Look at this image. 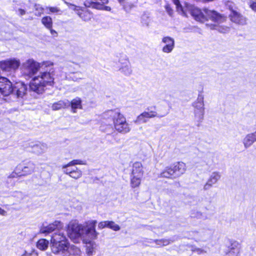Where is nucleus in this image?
Listing matches in <instances>:
<instances>
[{"label":"nucleus","mask_w":256,"mask_h":256,"mask_svg":"<svg viewBox=\"0 0 256 256\" xmlns=\"http://www.w3.org/2000/svg\"><path fill=\"white\" fill-rule=\"evenodd\" d=\"M63 172L66 174H68L70 177L78 179L82 176V172L80 170H78L77 168H75L72 170H69L68 167L62 168Z\"/></svg>","instance_id":"17"},{"label":"nucleus","mask_w":256,"mask_h":256,"mask_svg":"<svg viewBox=\"0 0 256 256\" xmlns=\"http://www.w3.org/2000/svg\"><path fill=\"white\" fill-rule=\"evenodd\" d=\"M70 106V102L68 100H61L52 104V108L53 110H58Z\"/></svg>","instance_id":"20"},{"label":"nucleus","mask_w":256,"mask_h":256,"mask_svg":"<svg viewBox=\"0 0 256 256\" xmlns=\"http://www.w3.org/2000/svg\"><path fill=\"white\" fill-rule=\"evenodd\" d=\"M118 70L126 76H129L132 73V69L130 62L122 65L117 66Z\"/></svg>","instance_id":"25"},{"label":"nucleus","mask_w":256,"mask_h":256,"mask_svg":"<svg viewBox=\"0 0 256 256\" xmlns=\"http://www.w3.org/2000/svg\"><path fill=\"white\" fill-rule=\"evenodd\" d=\"M154 242L156 244L159 246H167L170 243V241L166 239L156 240Z\"/></svg>","instance_id":"39"},{"label":"nucleus","mask_w":256,"mask_h":256,"mask_svg":"<svg viewBox=\"0 0 256 256\" xmlns=\"http://www.w3.org/2000/svg\"><path fill=\"white\" fill-rule=\"evenodd\" d=\"M82 14V12H78V15H81V14Z\"/></svg>","instance_id":"57"},{"label":"nucleus","mask_w":256,"mask_h":256,"mask_svg":"<svg viewBox=\"0 0 256 256\" xmlns=\"http://www.w3.org/2000/svg\"><path fill=\"white\" fill-rule=\"evenodd\" d=\"M47 149V146L44 144L39 143L34 145L32 148V152L36 154L44 153Z\"/></svg>","instance_id":"21"},{"label":"nucleus","mask_w":256,"mask_h":256,"mask_svg":"<svg viewBox=\"0 0 256 256\" xmlns=\"http://www.w3.org/2000/svg\"><path fill=\"white\" fill-rule=\"evenodd\" d=\"M190 14L192 16H220L218 12L214 10L204 8L202 10L195 6H191Z\"/></svg>","instance_id":"10"},{"label":"nucleus","mask_w":256,"mask_h":256,"mask_svg":"<svg viewBox=\"0 0 256 256\" xmlns=\"http://www.w3.org/2000/svg\"><path fill=\"white\" fill-rule=\"evenodd\" d=\"M250 7L254 12H256V2L250 0L248 3Z\"/></svg>","instance_id":"44"},{"label":"nucleus","mask_w":256,"mask_h":256,"mask_svg":"<svg viewBox=\"0 0 256 256\" xmlns=\"http://www.w3.org/2000/svg\"><path fill=\"white\" fill-rule=\"evenodd\" d=\"M70 106H71L72 111L73 113H76L77 109H82V100L79 97H76L70 102Z\"/></svg>","instance_id":"18"},{"label":"nucleus","mask_w":256,"mask_h":256,"mask_svg":"<svg viewBox=\"0 0 256 256\" xmlns=\"http://www.w3.org/2000/svg\"><path fill=\"white\" fill-rule=\"evenodd\" d=\"M162 42L164 44L162 48L163 52L169 54L172 52L175 46V41L173 38L168 36H164L162 39Z\"/></svg>","instance_id":"11"},{"label":"nucleus","mask_w":256,"mask_h":256,"mask_svg":"<svg viewBox=\"0 0 256 256\" xmlns=\"http://www.w3.org/2000/svg\"><path fill=\"white\" fill-rule=\"evenodd\" d=\"M234 16H238L239 14L236 10H232Z\"/></svg>","instance_id":"52"},{"label":"nucleus","mask_w":256,"mask_h":256,"mask_svg":"<svg viewBox=\"0 0 256 256\" xmlns=\"http://www.w3.org/2000/svg\"><path fill=\"white\" fill-rule=\"evenodd\" d=\"M26 90V86L24 83L19 82L13 85L7 78L0 76V93L4 96L12 94L16 98H22Z\"/></svg>","instance_id":"2"},{"label":"nucleus","mask_w":256,"mask_h":256,"mask_svg":"<svg viewBox=\"0 0 256 256\" xmlns=\"http://www.w3.org/2000/svg\"><path fill=\"white\" fill-rule=\"evenodd\" d=\"M220 175L216 172H212L206 184L204 185V190H209L212 186L216 184L220 180Z\"/></svg>","instance_id":"13"},{"label":"nucleus","mask_w":256,"mask_h":256,"mask_svg":"<svg viewBox=\"0 0 256 256\" xmlns=\"http://www.w3.org/2000/svg\"><path fill=\"white\" fill-rule=\"evenodd\" d=\"M96 220H88L85 224L71 221L68 225V235L74 242L78 243L82 240L84 243L89 244L96 239L98 234L96 230Z\"/></svg>","instance_id":"1"},{"label":"nucleus","mask_w":256,"mask_h":256,"mask_svg":"<svg viewBox=\"0 0 256 256\" xmlns=\"http://www.w3.org/2000/svg\"><path fill=\"white\" fill-rule=\"evenodd\" d=\"M144 171L142 164L139 162H136L133 164L130 176L142 178Z\"/></svg>","instance_id":"14"},{"label":"nucleus","mask_w":256,"mask_h":256,"mask_svg":"<svg viewBox=\"0 0 256 256\" xmlns=\"http://www.w3.org/2000/svg\"><path fill=\"white\" fill-rule=\"evenodd\" d=\"M175 174L172 166L166 167L160 174L162 178H170Z\"/></svg>","instance_id":"29"},{"label":"nucleus","mask_w":256,"mask_h":256,"mask_svg":"<svg viewBox=\"0 0 256 256\" xmlns=\"http://www.w3.org/2000/svg\"><path fill=\"white\" fill-rule=\"evenodd\" d=\"M42 22L46 28H52V22L50 17H43Z\"/></svg>","instance_id":"33"},{"label":"nucleus","mask_w":256,"mask_h":256,"mask_svg":"<svg viewBox=\"0 0 256 256\" xmlns=\"http://www.w3.org/2000/svg\"><path fill=\"white\" fill-rule=\"evenodd\" d=\"M148 18H146V20H144L143 21H144V23L143 24L144 25L148 26V23L147 22Z\"/></svg>","instance_id":"55"},{"label":"nucleus","mask_w":256,"mask_h":256,"mask_svg":"<svg viewBox=\"0 0 256 256\" xmlns=\"http://www.w3.org/2000/svg\"><path fill=\"white\" fill-rule=\"evenodd\" d=\"M50 34L54 36H58V34L57 32L54 30H52L51 28H50Z\"/></svg>","instance_id":"50"},{"label":"nucleus","mask_w":256,"mask_h":256,"mask_svg":"<svg viewBox=\"0 0 256 256\" xmlns=\"http://www.w3.org/2000/svg\"><path fill=\"white\" fill-rule=\"evenodd\" d=\"M197 252H198V254H202V253L205 252L204 250H202L200 249H198Z\"/></svg>","instance_id":"54"},{"label":"nucleus","mask_w":256,"mask_h":256,"mask_svg":"<svg viewBox=\"0 0 256 256\" xmlns=\"http://www.w3.org/2000/svg\"><path fill=\"white\" fill-rule=\"evenodd\" d=\"M118 70L126 76H129L132 73V69L130 62L122 65L117 66Z\"/></svg>","instance_id":"23"},{"label":"nucleus","mask_w":256,"mask_h":256,"mask_svg":"<svg viewBox=\"0 0 256 256\" xmlns=\"http://www.w3.org/2000/svg\"><path fill=\"white\" fill-rule=\"evenodd\" d=\"M42 66H50L54 65V63L51 61H44L41 64Z\"/></svg>","instance_id":"47"},{"label":"nucleus","mask_w":256,"mask_h":256,"mask_svg":"<svg viewBox=\"0 0 256 256\" xmlns=\"http://www.w3.org/2000/svg\"><path fill=\"white\" fill-rule=\"evenodd\" d=\"M36 165L32 162H28L22 168V174L20 175L30 174L35 171Z\"/></svg>","instance_id":"22"},{"label":"nucleus","mask_w":256,"mask_h":256,"mask_svg":"<svg viewBox=\"0 0 256 256\" xmlns=\"http://www.w3.org/2000/svg\"><path fill=\"white\" fill-rule=\"evenodd\" d=\"M80 78H75V77H74L72 78V80H73L75 81V82H78V81L79 80H80Z\"/></svg>","instance_id":"56"},{"label":"nucleus","mask_w":256,"mask_h":256,"mask_svg":"<svg viewBox=\"0 0 256 256\" xmlns=\"http://www.w3.org/2000/svg\"><path fill=\"white\" fill-rule=\"evenodd\" d=\"M196 21L204 22L207 17H194Z\"/></svg>","instance_id":"48"},{"label":"nucleus","mask_w":256,"mask_h":256,"mask_svg":"<svg viewBox=\"0 0 256 256\" xmlns=\"http://www.w3.org/2000/svg\"><path fill=\"white\" fill-rule=\"evenodd\" d=\"M255 142H256V135L254 132L246 134L242 140L245 148L250 147Z\"/></svg>","instance_id":"15"},{"label":"nucleus","mask_w":256,"mask_h":256,"mask_svg":"<svg viewBox=\"0 0 256 256\" xmlns=\"http://www.w3.org/2000/svg\"><path fill=\"white\" fill-rule=\"evenodd\" d=\"M230 20L239 24H244L246 22L244 17H230Z\"/></svg>","instance_id":"34"},{"label":"nucleus","mask_w":256,"mask_h":256,"mask_svg":"<svg viewBox=\"0 0 256 256\" xmlns=\"http://www.w3.org/2000/svg\"><path fill=\"white\" fill-rule=\"evenodd\" d=\"M80 251L79 248L74 245H70L68 242L64 248V250H62L60 254L62 256H69L70 254H79Z\"/></svg>","instance_id":"12"},{"label":"nucleus","mask_w":256,"mask_h":256,"mask_svg":"<svg viewBox=\"0 0 256 256\" xmlns=\"http://www.w3.org/2000/svg\"><path fill=\"white\" fill-rule=\"evenodd\" d=\"M92 6L98 9H104L106 10H110V8L107 6H104L103 4H107L108 0H92Z\"/></svg>","instance_id":"19"},{"label":"nucleus","mask_w":256,"mask_h":256,"mask_svg":"<svg viewBox=\"0 0 256 256\" xmlns=\"http://www.w3.org/2000/svg\"><path fill=\"white\" fill-rule=\"evenodd\" d=\"M166 11L168 12V14L170 15V14H172V8H170V6H166Z\"/></svg>","instance_id":"51"},{"label":"nucleus","mask_w":256,"mask_h":256,"mask_svg":"<svg viewBox=\"0 0 256 256\" xmlns=\"http://www.w3.org/2000/svg\"><path fill=\"white\" fill-rule=\"evenodd\" d=\"M194 118L198 121H201L204 118V98L199 96L196 100L194 102Z\"/></svg>","instance_id":"8"},{"label":"nucleus","mask_w":256,"mask_h":256,"mask_svg":"<svg viewBox=\"0 0 256 256\" xmlns=\"http://www.w3.org/2000/svg\"><path fill=\"white\" fill-rule=\"evenodd\" d=\"M175 174L179 176L184 174L186 170V164L182 162H178L172 166Z\"/></svg>","instance_id":"16"},{"label":"nucleus","mask_w":256,"mask_h":256,"mask_svg":"<svg viewBox=\"0 0 256 256\" xmlns=\"http://www.w3.org/2000/svg\"><path fill=\"white\" fill-rule=\"evenodd\" d=\"M130 60L124 54H120L119 55L116 56V58L115 60V62L116 66L126 64V63L128 64Z\"/></svg>","instance_id":"26"},{"label":"nucleus","mask_w":256,"mask_h":256,"mask_svg":"<svg viewBox=\"0 0 256 256\" xmlns=\"http://www.w3.org/2000/svg\"><path fill=\"white\" fill-rule=\"evenodd\" d=\"M50 224L52 226V232L56 230L60 231L64 227L63 224L59 220H56Z\"/></svg>","instance_id":"32"},{"label":"nucleus","mask_w":256,"mask_h":256,"mask_svg":"<svg viewBox=\"0 0 256 256\" xmlns=\"http://www.w3.org/2000/svg\"><path fill=\"white\" fill-rule=\"evenodd\" d=\"M49 242L44 238L39 240L36 242V248L40 250H46L48 246Z\"/></svg>","instance_id":"27"},{"label":"nucleus","mask_w":256,"mask_h":256,"mask_svg":"<svg viewBox=\"0 0 256 256\" xmlns=\"http://www.w3.org/2000/svg\"><path fill=\"white\" fill-rule=\"evenodd\" d=\"M141 178L130 176V186L132 188L138 187L140 186L142 181Z\"/></svg>","instance_id":"30"},{"label":"nucleus","mask_w":256,"mask_h":256,"mask_svg":"<svg viewBox=\"0 0 256 256\" xmlns=\"http://www.w3.org/2000/svg\"><path fill=\"white\" fill-rule=\"evenodd\" d=\"M208 18L206 19V20H210L214 23L212 24H206L207 26H210L214 27L216 26L217 24H220L223 22L224 18L223 17H208Z\"/></svg>","instance_id":"28"},{"label":"nucleus","mask_w":256,"mask_h":256,"mask_svg":"<svg viewBox=\"0 0 256 256\" xmlns=\"http://www.w3.org/2000/svg\"><path fill=\"white\" fill-rule=\"evenodd\" d=\"M118 70L126 76H129L132 73V69L130 62L122 65L117 66Z\"/></svg>","instance_id":"24"},{"label":"nucleus","mask_w":256,"mask_h":256,"mask_svg":"<svg viewBox=\"0 0 256 256\" xmlns=\"http://www.w3.org/2000/svg\"><path fill=\"white\" fill-rule=\"evenodd\" d=\"M53 72H40L38 75L32 78L30 84V88L34 92L40 94L42 92L47 86H52L54 82Z\"/></svg>","instance_id":"3"},{"label":"nucleus","mask_w":256,"mask_h":256,"mask_svg":"<svg viewBox=\"0 0 256 256\" xmlns=\"http://www.w3.org/2000/svg\"><path fill=\"white\" fill-rule=\"evenodd\" d=\"M19 11H20V14L21 15H24V14H26V13H25V11H24V10H21V9H20V10H19Z\"/></svg>","instance_id":"53"},{"label":"nucleus","mask_w":256,"mask_h":256,"mask_svg":"<svg viewBox=\"0 0 256 256\" xmlns=\"http://www.w3.org/2000/svg\"><path fill=\"white\" fill-rule=\"evenodd\" d=\"M107 223V228L114 231H118L120 230V226L118 224H116L114 222L108 220Z\"/></svg>","instance_id":"38"},{"label":"nucleus","mask_w":256,"mask_h":256,"mask_svg":"<svg viewBox=\"0 0 256 256\" xmlns=\"http://www.w3.org/2000/svg\"><path fill=\"white\" fill-rule=\"evenodd\" d=\"M7 214L6 212L0 208V215L2 216H5Z\"/></svg>","instance_id":"49"},{"label":"nucleus","mask_w":256,"mask_h":256,"mask_svg":"<svg viewBox=\"0 0 256 256\" xmlns=\"http://www.w3.org/2000/svg\"><path fill=\"white\" fill-rule=\"evenodd\" d=\"M50 242L52 252L59 254L62 250H64L68 240L63 232L58 231L52 235Z\"/></svg>","instance_id":"5"},{"label":"nucleus","mask_w":256,"mask_h":256,"mask_svg":"<svg viewBox=\"0 0 256 256\" xmlns=\"http://www.w3.org/2000/svg\"><path fill=\"white\" fill-rule=\"evenodd\" d=\"M85 164L82 160H73L70 162L68 164H64V165L62 166V168H64L66 167H70L72 166H74L76 164Z\"/></svg>","instance_id":"37"},{"label":"nucleus","mask_w":256,"mask_h":256,"mask_svg":"<svg viewBox=\"0 0 256 256\" xmlns=\"http://www.w3.org/2000/svg\"><path fill=\"white\" fill-rule=\"evenodd\" d=\"M192 214L193 217L196 218H197L205 219L206 218L205 214L198 211L192 213Z\"/></svg>","instance_id":"40"},{"label":"nucleus","mask_w":256,"mask_h":256,"mask_svg":"<svg viewBox=\"0 0 256 256\" xmlns=\"http://www.w3.org/2000/svg\"><path fill=\"white\" fill-rule=\"evenodd\" d=\"M68 168L69 169V170H72L74 168H70L69 167H68Z\"/></svg>","instance_id":"58"},{"label":"nucleus","mask_w":256,"mask_h":256,"mask_svg":"<svg viewBox=\"0 0 256 256\" xmlns=\"http://www.w3.org/2000/svg\"><path fill=\"white\" fill-rule=\"evenodd\" d=\"M173 2L175 4V5L176 6V8H177V10L178 11H179V10L182 11V8L181 6L180 5V2H179L178 0H173Z\"/></svg>","instance_id":"45"},{"label":"nucleus","mask_w":256,"mask_h":256,"mask_svg":"<svg viewBox=\"0 0 256 256\" xmlns=\"http://www.w3.org/2000/svg\"><path fill=\"white\" fill-rule=\"evenodd\" d=\"M36 11L38 12V14H45V11H44L45 8H42L40 5H36Z\"/></svg>","instance_id":"42"},{"label":"nucleus","mask_w":256,"mask_h":256,"mask_svg":"<svg viewBox=\"0 0 256 256\" xmlns=\"http://www.w3.org/2000/svg\"><path fill=\"white\" fill-rule=\"evenodd\" d=\"M218 31L222 33H226L229 31V28L227 26L224 28L220 27Z\"/></svg>","instance_id":"46"},{"label":"nucleus","mask_w":256,"mask_h":256,"mask_svg":"<svg viewBox=\"0 0 256 256\" xmlns=\"http://www.w3.org/2000/svg\"><path fill=\"white\" fill-rule=\"evenodd\" d=\"M254 133H255V134H256V132H254Z\"/></svg>","instance_id":"59"},{"label":"nucleus","mask_w":256,"mask_h":256,"mask_svg":"<svg viewBox=\"0 0 256 256\" xmlns=\"http://www.w3.org/2000/svg\"><path fill=\"white\" fill-rule=\"evenodd\" d=\"M44 11L46 14H61L60 10L57 7H46Z\"/></svg>","instance_id":"31"},{"label":"nucleus","mask_w":256,"mask_h":256,"mask_svg":"<svg viewBox=\"0 0 256 256\" xmlns=\"http://www.w3.org/2000/svg\"><path fill=\"white\" fill-rule=\"evenodd\" d=\"M40 232L42 234H48L52 232V230L50 224L47 226H44V224H43L40 228Z\"/></svg>","instance_id":"35"},{"label":"nucleus","mask_w":256,"mask_h":256,"mask_svg":"<svg viewBox=\"0 0 256 256\" xmlns=\"http://www.w3.org/2000/svg\"><path fill=\"white\" fill-rule=\"evenodd\" d=\"M107 222H108V220L100 222L98 224V228L100 229H102L105 228H107V224H108Z\"/></svg>","instance_id":"43"},{"label":"nucleus","mask_w":256,"mask_h":256,"mask_svg":"<svg viewBox=\"0 0 256 256\" xmlns=\"http://www.w3.org/2000/svg\"><path fill=\"white\" fill-rule=\"evenodd\" d=\"M20 66V61L18 58H12L0 62V68L7 72H15Z\"/></svg>","instance_id":"7"},{"label":"nucleus","mask_w":256,"mask_h":256,"mask_svg":"<svg viewBox=\"0 0 256 256\" xmlns=\"http://www.w3.org/2000/svg\"><path fill=\"white\" fill-rule=\"evenodd\" d=\"M40 67V63L33 58H28L22 64L21 69L24 74L32 77L38 72Z\"/></svg>","instance_id":"6"},{"label":"nucleus","mask_w":256,"mask_h":256,"mask_svg":"<svg viewBox=\"0 0 256 256\" xmlns=\"http://www.w3.org/2000/svg\"><path fill=\"white\" fill-rule=\"evenodd\" d=\"M92 240H91L90 242L88 244H90V246H88L86 248L87 252L88 254H91L93 252L94 249L96 246L95 242H92Z\"/></svg>","instance_id":"41"},{"label":"nucleus","mask_w":256,"mask_h":256,"mask_svg":"<svg viewBox=\"0 0 256 256\" xmlns=\"http://www.w3.org/2000/svg\"><path fill=\"white\" fill-rule=\"evenodd\" d=\"M40 232L42 234H48L52 232V230L50 224L47 226H44V224H43L40 228Z\"/></svg>","instance_id":"36"},{"label":"nucleus","mask_w":256,"mask_h":256,"mask_svg":"<svg viewBox=\"0 0 256 256\" xmlns=\"http://www.w3.org/2000/svg\"><path fill=\"white\" fill-rule=\"evenodd\" d=\"M156 106L152 108H148V112H144L139 116H138L136 120L134 121L136 124L145 123L146 122L148 118H154L155 117H162L163 116L158 115L157 112L151 109L155 110ZM166 114H164L165 116Z\"/></svg>","instance_id":"9"},{"label":"nucleus","mask_w":256,"mask_h":256,"mask_svg":"<svg viewBox=\"0 0 256 256\" xmlns=\"http://www.w3.org/2000/svg\"><path fill=\"white\" fill-rule=\"evenodd\" d=\"M106 116L112 120L114 128L118 132L125 134L130 131L131 128L126 118L118 110H109L106 112Z\"/></svg>","instance_id":"4"}]
</instances>
